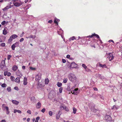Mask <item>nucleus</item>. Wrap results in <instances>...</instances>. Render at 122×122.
<instances>
[{
    "label": "nucleus",
    "instance_id": "8fccbe9b",
    "mask_svg": "<svg viewBox=\"0 0 122 122\" xmlns=\"http://www.w3.org/2000/svg\"><path fill=\"white\" fill-rule=\"evenodd\" d=\"M45 111V108L43 109L41 111L43 113H44Z\"/></svg>",
    "mask_w": 122,
    "mask_h": 122
},
{
    "label": "nucleus",
    "instance_id": "20e7f679",
    "mask_svg": "<svg viewBox=\"0 0 122 122\" xmlns=\"http://www.w3.org/2000/svg\"><path fill=\"white\" fill-rule=\"evenodd\" d=\"M20 2H17L14 3V5L16 7H19L20 6L24 3V2L19 0Z\"/></svg>",
    "mask_w": 122,
    "mask_h": 122
},
{
    "label": "nucleus",
    "instance_id": "f704fd0d",
    "mask_svg": "<svg viewBox=\"0 0 122 122\" xmlns=\"http://www.w3.org/2000/svg\"><path fill=\"white\" fill-rule=\"evenodd\" d=\"M10 79L11 81H14V80L15 78L14 76H10Z\"/></svg>",
    "mask_w": 122,
    "mask_h": 122
},
{
    "label": "nucleus",
    "instance_id": "4be33fe9",
    "mask_svg": "<svg viewBox=\"0 0 122 122\" xmlns=\"http://www.w3.org/2000/svg\"><path fill=\"white\" fill-rule=\"evenodd\" d=\"M18 67L16 65H14L12 67V70L14 71H15L18 69Z\"/></svg>",
    "mask_w": 122,
    "mask_h": 122
},
{
    "label": "nucleus",
    "instance_id": "5701e85b",
    "mask_svg": "<svg viewBox=\"0 0 122 122\" xmlns=\"http://www.w3.org/2000/svg\"><path fill=\"white\" fill-rule=\"evenodd\" d=\"M2 107L3 108V110H5L8 108V107L5 105V104H3L2 105Z\"/></svg>",
    "mask_w": 122,
    "mask_h": 122
},
{
    "label": "nucleus",
    "instance_id": "a18cd8bd",
    "mask_svg": "<svg viewBox=\"0 0 122 122\" xmlns=\"http://www.w3.org/2000/svg\"><path fill=\"white\" fill-rule=\"evenodd\" d=\"M1 46L3 47L5 46V44L4 43H2L1 44Z\"/></svg>",
    "mask_w": 122,
    "mask_h": 122
},
{
    "label": "nucleus",
    "instance_id": "2eb2a0df",
    "mask_svg": "<svg viewBox=\"0 0 122 122\" xmlns=\"http://www.w3.org/2000/svg\"><path fill=\"white\" fill-rule=\"evenodd\" d=\"M99 97L100 98L102 99H103L104 98V97L102 96L101 95H100L99 94H98L95 96V97H94L95 98H96L97 97Z\"/></svg>",
    "mask_w": 122,
    "mask_h": 122
},
{
    "label": "nucleus",
    "instance_id": "cd10ccee",
    "mask_svg": "<svg viewBox=\"0 0 122 122\" xmlns=\"http://www.w3.org/2000/svg\"><path fill=\"white\" fill-rule=\"evenodd\" d=\"M7 33V30L5 29H4V30H3V33L5 35H6Z\"/></svg>",
    "mask_w": 122,
    "mask_h": 122
},
{
    "label": "nucleus",
    "instance_id": "37998d69",
    "mask_svg": "<svg viewBox=\"0 0 122 122\" xmlns=\"http://www.w3.org/2000/svg\"><path fill=\"white\" fill-rule=\"evenodd\" d=\"M11 56L10 55H9L8 56L7 59L8 60H9L10 59V58L11 57Z\"/></svg>",
    "mask_w": 122,
    "mask_h": 122
},
{
    "label": "nucleus",
    "instance_id": "0e129e2a",
    "mask_svg": "<svg viewBox=\"0 0 122 122\" xmlns=\"http://www.w3.org/2000/svg\"><path fill=\"white\" fill-rule=\"evenodd\" d=\"M93 89L95 91H97L98 90L97 88L96 87H94L93 88Z\"/></svg>",
    "mask_w": 122,
    "mask_h": 122
},
{
    "label": "nucleus",
    "instance_id": "bf43d9fd",
    "mask_svg": "<svg viewBox=\"0 0 122 122\" xmlns=\"http://www.w3.org/2000/svg\"><path fill=\"white\" fill-rule=\"evenodd\" d=\"M11 74L10 73V72H9L7 74V76H10L11 75Z\"/></svg>",
    "mask_w": 122,
    "mask_h": 122
},
{
    "label": "nucleus",
    "instance_id": "f8f14e48",
    "mask_svg": "<svg viewBox=\"0 0 122 122\" xmlns=\"http://www.w3.org/2000/svg\"><path fill=\"white\" fill-rule=\"evenodd\" d=\"M41 103L40 102H39L36 104V106L37 109H39L41 108Z\"/></svg>",
    "mask_w": 122,
    "mask_h": 122
},
{
    "label": "nucleus",
    "instance_id": "6ab92c4d",
    "mask_svg": "<svg viewBox=\"0 0 122 122\" xmlns=\"http://www.w3.org/2000/svg\"><path fill=\"white\" fill-rule=\"evenodd\" d=\"M60 21V20L56 18H55L54 20V22L57 25H58V22Z\"/></svg>",
    "mask_w": 122,
    "mask_h": 122
},
{
    "label": "nucleus",
    "instance_id": "72a5a7b5",
    "mask_svg": "<svg viewBox=\"0 0 122 122\" xmlns=\"http://www.w3.org/2000/svg\"><path fill=\"white\" fill-rule=\"evenodd\" d=\"M16 47V46L14 45V44L12 45L11 46V48L13 50H14L15 49V48Z\"/></svg>",
    "mask_w": 122,
    "mask_h": 122
},
{
    "label": "nucleus",
    "instance_id": "a211bd4d",
    "mask_svg": "<svg viewBox=\"0 0 122 122\" xmlns=\"http://www.w3.org/2000/svg\"><path fill=\"white\" fill-rule=\"evenodd\" d=\"M27 79L26 77H24V79L23 84L24 85H26L27 84Z\"/></svg>",
    "mask_w": 122,
    "mask_h": 122
},
{
    "label": "nucleus",
    "instance_id": "de8ad7c7",
    "mask_svg": "<svg viewBox=\"0 0 122 122\" xmlns=\"http://www.w3.org/2000/svg\"><path fill=\"white\" fill-rule=\"evenodd\" d=\"M6 21H3L1 22V24L2 25H5V23Z\"/></svg>",
    "mask_w": 122,
    "mask_h": 122
},
{
    "label": "nucleus",
    "instance_id": "423d86ee",
    "mask_svg": "<svg viewBox=\"0 0 122 122\" xmlns=\"http://www.w3.org/2000/svg\"><path fill=\"white\" fill-rule=\"evenodd\" d=\"M5 66V60H4L2 61L1 63L0 68L1 69L3 70L4 67Z\"/></svg>",
    "mask_w": 122,
    "mask_h": 122
},
{
    "label": "nucleus",
    "instance_id": "7ed1b4c3",
    "mask_svg": "<svg viewBox=\"0 0 122 122\" xmlns=\"http://www.w3.org/2000/svg\"><path fill=\"white\" fill-rule=\"evenodd\" d=\"M94 36L96 37L97 38L99 39V40L100 42L101 43H102V41L100 39V37L99 35L97 34H93L91 36H89L85 37V38H92Z\"/></svg>",
    "mask_w": 122,
    "mask_h": 122
},
{
    "label": "nucleus",
    "instance_id": "e2e57ef3",
    "mask_svg": "<svg viewBox=\"0 0 122 122\" xmlns=\"http://www.w3.org/2000/svg\"><path fill=\"white\" fill-rule=\"evenodd\" d=\"M14 89L15 90H18V88L17 86L15 87H14Z\"/></svg>",
    "mask_w": 122,
    "mask_h": 122
},
{
    "label": "nucleus",
    "instance_id": "79ce46f5",
    "mask_svg": "<svg viewBox=\"0 0 122 122\" xmlns=\"http://www.w3.org/2000/svg\"><path fill=\"white\" fill-rule=\"evenodd\" d=\"M67 89L68 90H70V84H69L68 85L67 87Z\"/></svg>",
    "mask_w": 122,
    "mask_h": 122
},
{
    "label": "nucleus",
    "instance_id": "7c9ffc66",
    "mask_svg": "<svg viewBox=\"0 0 122 122\" xmlns=\"http://www.w3.org/2000/svg\"><path fill=\"white\" fill-rule=\"evenodd\" d=\"M75 39H76V40H77L75 38V36H73L71 38L69 39V40L70 41H71V40H73Z\"/></svg>",
    "mask_w": 122,
    "mask_h": 122
},
{
    "label": "nucleus",
    "instance_id": "6e6552de",
    "mask_svg": "<svg viewBox=\"0 0 122 122\" xmlns=\"http://www.w3.org/2000/svg\"><path fill=\"white\" fill-rule=\"evenodd\" d=\"M70 66L72 68H77V65L75 62H73L71 63Z\"/></svg>",
    "mask_w": 122,
    "mask_h": 122
},
{
    "label": "nucleus",
    "instance_id": "49530a36",
    "mask_svg": "<svg viewBox=\"0 0 122 122\" xmlns=\"http://www.w3.org/2000/svg\"><path fill=\"white\" fill-rule=\"evenodd\" d=\"M64 107V108L65 109V110L67 111H69V109L67 107Z\"/></svg>",
    "mask_w": 122,
    "mask_h": 122
},
{
    "label": "nucleus",
    "instance_id": "e433bc0d",
    "mask_svg": "<svg viewBox=\"0 0 122 122\" xmlns=\"http://www.w3.org/2000/svg\"><path fill=\"white\" fill-rule=\"evenodd\" d=\"M40 117H37L36 118V120L35 121V122H38V120L40 119Z\"/></svg>",
    "mask_w": 122,
    "mask_h": 122
},
{
    "label": "nucleus",
    "instance_id": "9b49d317",
    "mask_svg": "<svg viewBox=\"0 0 122 122\" xmlns=\"http://www.w3.org/2000/svg\"><path fill=\"white\" fill-rule=\"evenodd\" d=\"M16 76H19L20 77L22 76V74L19 70L17 71L16 72Z\"/></svg>",
    "mask_w": 122,
    "mask_h": 122
},
{
    "label": "nucleus",
    "instance_id": "0eeeda50",
    "mask_svg": "<svg viewBox=\"0 0 122 122\" xmlns=\"http://www.w3.org/2000/svg\"><path fill=\"white\" fill-rule=\"evenodd\" d=\"M80 90H78V88H76L74 89L73 91L72 94L75 95H77L80 92Z\"/></svg>",
    "mask_w": 122,
    "mask_h": 122
},
{
    "label": "nucleus",
    "instance_id": "a19ab883",
    "mask_svg": "<svg viewBox=\"0 0 122 122\" xmlns=\"http://www.w3.org/2000/svg\"><path fill=\"white\" fill-rule=\"evenodd\" d=\"M63 89V88L62 87H61L59 89V91L60 93H61L62 92V90Z\"/></svg>",
    "mask_w": 122,
    "mask_h": 122
},
{
    "label": "nucleus",
    "instance_id": "774afa93",
    "mask_svg": "<svg viewBox=\"0 0 122 122\" xmlns=\"http://www.w3.org/2000/svg\"><path fill=\"white\" fill-rule=\"evenodd\" d=\"M30 69L31 70H35L36 69L35 68H33L32 67H30Z\"/></svg>",
    "mask_w": 122,
    "mask_h": 122
},
{
    "label": "nucleus",
    "instance_id": "864d4df0",
    "mask_svg": "<svg viewBox=\"0 0 122 122\" xmlns=\"http://www.w3.org/2000/svg\"><path fill=\"white\" fill-rule=\"evenodd\" d=\"M115 108L116 109V110L118 108H119V106H116L115 105Z\"/></svg>",
    "mask_w": 122,
    "mask_h": 122
},
{
    "label": "nucleus",
    "instance_id": "69168bd1",
    "mask_svg": "<svg viewBox=\"0 0 122 122\" xmlns=\"http://www.w3.org/2000/svg\"><path fill=\"white\" fill-rule=\"evenodd\" d=\"M17 112L19 113H21V111L19 110H17Z\"/></svg>",
    "mask_w": 122,
    "mask_h": 122
},
{
    "label": "nucleus",
    "instance_id": "c85d7f7f",
    "mask_svg": "<svg viewBox=\"0 0 122 122\" xmlns=\"http://www.w3.org/2000/svg\"><path fill=\"white\" fill-rule=\"evenodd\" d=\"M56 85L58 87H61L62 85V83L59 82H58L57 84Z\"/></svg>",
    "mask_w": 122,
    "mask_h": 122
},
{
    "label": "nucleus",
    "instance_id": "1a4fd4ad",
    "mask_svg": "<svg viewBox=\"0 0 122 122\" xmlns=\"http://www.w3.org/2000/svg\"><path fill=\"white\" fill-rule=\"evenodd\" d=\"M89 108L92 110V109L94 108L95 105L92 102L89 104Z\"/></svg>",
    "mask_w": 122,
    "mask_h": 122
},
{
    "label": "nucleus",
    "instance_id": "bb28decb",
    "mask_svg": "<svg viewBox=\"0 0 122 122\" xmlns=\"http://www.w3.org/2000/svg\"><path fill=\"white\" fill-rule=\"evenodd\" d=\"M49 80L48 78L46 79L45 80V84H48L49 82Z\"/></svg>",
    "mask_w": 122,
    "mask_h": 122
},
{
    "label": "nucleus",
    "instance_id": "3c124183",
    "mask_svg": "<svg viewBox=\"0 0 122 122\" xmlns=\"http://www.w3.org/2000/svg\"><path fill=\"white\" fill-rule=\"evenodd\" d=\"M27 113L30 114H31V111L30 110H28L27 111Z\"/></svg>",
    "mask_w": 122,
    "mask_h": 122
},
{
    "label": "nucleus",
    "instance_id": "f03ea898",
    "mask_svg": "<svg viewBox=\"0 0 122 122\" xmlns=\"http://www.w3.org/2000/svg\"><path fill=\"white\" fill-rule=\"evenodd\" d=\"M18 37V36L16 34H13L8 39V43H10L12 41L13 39L17 38Z\"/></svg>",
    "mask_w": 122,
    "mask_h": 122
},
{
    "label": "nucleus",
    "instance_id": "603ef678",
    "mask_svg": "<svg viewBox=\"0 0 122 122\" xmlns=\"http://www.w3.org/2000/svg\"><path fill=\"white\" fill-rule=\"evenodd\" d=\"M30 37L33 38H35L36 37V36H35L31 35L30 36Z\"/></svg>",
    "mask_w": 122,
    "mask_h": 122
},
{
    "label": "nucleus",
    "instance_id": "f257e3e1",
    "mask_svg": "<svg viewBox=\"0 0 122 122\" xmlns=\"http://www.w3.org/2000/svg\"><path fill=\"white\" fill-rule=\"evenodd\" d=\"M68 77L69 80L72 82H75L76 80V77L74 74L72 73L68 74Z\"/></svg>",
    "mask_w": 122,
    "mask_h": 122
},
{
    "label": "nucleus",
    "instance_id": "b1692460",
    "mask_svg": "<svg viewBox=\"0 0 122 122\" xmlns=\"http://www.w3.org/2000/svg\"><path fill=\"white\" fill-rule=\"evenodd\" d=\"M10 8V7H9V5H8L5 7V8H4L3 9V10L4 11H6L7 9Z\"/></svg>",
    "mask_w": 122,
    "mask_h": 122
},
{
    "label": "nucleus",
    "instance_id": "c756f323",
    "mask_svg": "<svg viewBox=\"0 0 122 122\" xmlns=\"http://www.w3.org/2000/svg\"><path fill=\"white\" fill-rule=\"evenodd\" d=\"M14 45L16 46H19V42H16L14 44Z\"/></svg>",
    "mask_w": 122,
    "mask_h": 122
},
{
    "label": "nucleus",
    "instance_id": "2f4dec72",
    "mask_svg": "<svg viewBox=\"0 0 122 122\" xmlns=\"http://www.w3.org/2000/svg\"><path fill=\"white\" fill-rule=\"evenodd\" d=\"M7 90L9 92H10L11 91V87H8L7 89Z\"/></svg>",
    "mask_w": 122,
    "mask_h": 122
},
{
    "label": "nucleus",
    "instance_id": "f3484780",
    "mask_svg": "<svg viewBox=\"0 0 122 122\" xmlns=\"http://www.w3.org/2000/svg\"><path fill=\"white\" fill-rule=\"evenodd\" d=\"M91 110L94 113H97L99 114V112H100L99 110L95 109V108H94L92 109Z\"/></svg>",
    "mask_w": 122,
    "mask_h": 122
},
{
    "label": "nucleus",
    "instance_id": "ddd939ff",
    "mask_svg": "<svg viewBox=\"0 0 122 122\" xmlns=\"http://www.w3.org/2000/svg\"><path fill=\"white\" fill-rule=\"evenodd\" d=\"M61 114V111H59L58 113L56 114V118L57 119H59Z\"/></svg>",
    "mask_w": 122,
    "mask_h": 122
},
{
    "label": "nucleus",
    "instance_id": "a878e982",
    "mask_svg": "<svg viewBox=\"0 0 122 122\" xmlns=\"http://www.w3.org/2000/svg\"><path fill=\"white\" fill-rule=\"evenodd\" d=\"M15 82L18 83L20 82V78L19 77H17L15 80Z\"/></svg>",
    "mask_w": 122,
    "mask_h": 122
},
{
    "label": "nucleus",
    "instance_id": "4c0bfd02",
    "mask_svg": "<svg viewBox=\"0 0 122 122\" xmlns=\"http://www.w3.org/2000/svg\"><path fill=\"white\" fill-rule=\"evenodd\" d=\"M1 86L2 87L5 88V87L7 85L6 84L4 83L2 84Z\"/></svg>",
    "mask_w": 122,
    "mask_h": 122
},
{
    "label": "nucleus",
    "instance_id": "09e8293b",
    "mask_svg": "<svg viewBox=\"0 0 122 122\" xmlns=\"http://www.w3.org/2000/svg\"><path fill=\"white\" fill-rule=\"evenodd\" d=\"M8 72L7 71H5L4 72V75L5 76H6L7 75Z\"/></svg>",
    "mask_w": 122,
    "mask_h": 122
},
{
    "label": "nucleus",
    "instance_id": "aec40b11",
    "mask_svg": "<svg viewBox=\"0 0 122 122\" xmlns=\"http://www.w3.org/2000/svg\"><path fill=\"white\" fill-rule=\"evenodd\" d=\"M12 102L13 104H15L16 105H18L19 103V102L18 101H17L15 100H12Z\"/></svg>",
    "mask_w": 122,
    "mask_h": 122
},
{
    "label": "nucleus",
    "instance_id": "680f3d73",
    "mask_svg": "<svg viewBox=\"0 0 122 122\" xmlns=\"http://www.w3.org/2000/svg\"><path fill=\"white\" fill-rule=\"evenodd\" d=\"M53 21L52 20H50L48 21V23H51Z\"/></svg>",
    "mask_w": 122,
    "mask_h": 122
},
{
    "label": "nucleus",
    "instance_id": "473e14b6",
    "mask_svg": "<svg viewBox=\"0 0 122 122\" xmlns=\"http://www.w3.org/2000/svg\"><path fill=\"white\" fill-rule=\"evenodd\" d=\"M68 81V79L67 78H65L63 79V82L64 83L67 82Z\"/></svg>",
    "mask_w": 122,
    "mask_h": 122
},
{
    "label": "nucleus",
    "instance_id": "4d7b16f0",
    "mask_svg": "<svg viewBox=\"0 0 122 122\" xmlns=\"http://www.w3.org/2000/svg\"><path fill=\"white\" fill-rule=\"evenodd\" d=\"M3 79V76L0 75V79Z\"/></svg>",
    "mask_w": 122,
    "mask_h": 122
},
{
    "label": "nucleus",
    "instance_id": "9d476101",
    "mask_svg": "<svg viewBox=\"0 0 122 122\" xmlns=\"http://www.w3.org/2000/svg\"><path fill=\"white\" fill-rule=\"evenodd\" d=\"M41 77V74H38L36 76V79L38 81V82H39V80H40Z\"/></svg>",
    "mask_w": 122,
    "mask_h": 122
},
{
    "label": "nucleus",
    "instance_id": "39448f33",
    "mask_svg": "<svg viewBox=\"0 0 122 122\" xmlns=\"http://www.w3.org/2000/svg\"><path fill=\"white\" fill-rule=\"evenodd\" d=\"M105 120L107 122H110L112 120V117L109 115H106L105 117Z\"/></svg>",
    "mask_w": 122,
    "mask_h": 122
},
{
    "label": "nucleus",
    "instance_id": "c03bdc74",
    "mask_svg": "<svg viewBox=\"0 0 122 122\" xmlns=\"http://www.w3.org/2000/svg\"><path fill=\"white\" fill-rule=\"evenodd\" d=\"M49 114L50 116H51L52 115V112L51 111H50L49 112Z\"/></svg>",
    "mask_w": 122,
    "mask_h": 122
},
{
    "label": "nucleus",
    "instance_id": "052dcab7",
    "mask_svg": "<svg viewBox=\"0 0 122 122\" xmlns=\"http://www.w3.org/2000/svg\"><path fill=\"white\" fill-rule=\"evenodd\" d=\"M29 7H28V6H26L25 8V9L26 10H27V9H29Z\"/></svg>",
    "mask_w": 122,
    "mask_h": 122
},
{
    "label": "nucleus",
    "instance_id": "58836bf2",
    "mask_svg": "<svg viewBox=\"0 0 122 122\" xmlns=\"http://www.w3.org/2000/svg\"><path fill=\"white\" fill-rule=\"evenodd\" d=\"M6 113L7 114H8L10 113V111L9 110V108L7 109L6 110Z\"/></svg>",
    "mask_w": 122,
    "mask_h": 122
},
{
    "label": "nucleus",
    "instance_id": "5fc2aeb1",
    "mask_svg": "<svg viewBox=\"0 0 122 122\" xmlns=\"http://www.w3.org/2000/svg\"><path fill=\"white\" fill-rule=\"evenodd\" d=\"M24 40V39L23 38H21L20 40V42H22V41H23Z\"/></svg>",
    "mask_w": 122,
    "mask_h": 122
},
{
    "label": "nucleus",
    "instance_id": "c9c22d12",
    "mask_svg": "<svg viewBox=\"0 0 122 122\" xmlns=\"http://www.w3.org/2000/svg\"><path fill=\"white\" fill-rule=\"evenodd\" d=\"M73 112L74 114H75L76 113V109L75 107H73Z\"/></svg>",
    "mask_w": 122,
    "mask_h": 122
},
{
    "label": "nucleus",
    "instance_id": "13d9d810",
    "mask_svg": "<svg viewBox=\"0 0 122 122\" xmlns=\"http://www.w3.org/2000/svg\"><path fill=\"white\" fill-rule=\"evenodd\" d=\"M70 57V55H68L66 56V57L67 58L69 59Z\"/></svg>",
    "mask_w": 122,
    "mask_h": 122
},
{
    "label": "nucleus",
    "instance_id": "338daca9",
    "mask_svg": "<svg viewBox=\"0 0 122 122\" xmlns=\"http://www.w3.org/2000/svg\"><path fill=\"white\" fill-rule=\"evenodd\" d=\"M109 42H112L113 43H114V41H113L112 40H109Z\"/></svg>",
    "mask_w": 122,
    "mask_h": 122
},
{
    "label": "nucleus",
    "instance_id": "412c9836",
    "mask_svg": "<svg viewBox=\"0 0 122 122\" xmlns=\"http://www.w3.org/2000/svg\"><path fill=\"white\" fill-rule=\"evenodd\" d=\"M97 76H98L99 78L101 79L102 80L105 79V77L103 76H102L100 74H98L97 75Z\"/></svg>",
    "mask_w": 122,
    "mask_h": 122
},
{
    "label": "nucleus",
    "instance_id": "dca6fc26",
    "mask_svg": "<svg viewBox=\"0 0 122 122\" xmlns=\"http://www.w3.org/2000/svg\"><path fill=\"white\" fill-rule=\"evenodd\" d=\"M58 33L59 35H61L63 33V31L62 30L61 28H60L59 29V30L58 31Z\"/></svg>",
    "mask_w": 122,
    "mask_h": 122
},
{
    "label": "nucleus",
    "instance_id": "ea45409f",
    "mask_svg": "<svg viewBox=\"0 0 122 122\" xmlns=\"http://www.w3.org/2000/svg\"><path fill=\"white\" fill-rule=\"evenodd\" d=\"M82 66L85 69H86L87 68V66L85 65V64H83L82 65Z\"/></svg>",
    "mask_w": 122,
    "mask_h": 122
},
{
    "label": "nucleus",
    "instance_id": "4468645a",
    "mask_svg": "<svg viewBox=\"0 0 122 122\" xmlns=\"http://www.w3.org/2000/svg\"><path fill=\"white\" fill-rule=\"evenodd\" d=\"M108 56L109 57V58L110 59L109 61H111L113 60L114 58V56H112V54L111 53H109Z\"/></svg>",
    "mask_w": 122,
    "mask_h": 122
},
{
    "label": "nucleus",
    "instance_id": "393cba45",
    "mask_svg": "<svg viewBox=\"0 0 122 122\" xmlns=\"http://www.w3.org/2000/svg\"><path fill=\"white\" fill-rule=\"evenodd\" d=\"M99 67H101L102 68H104V67H105V68H107V66L105 64L102 65V64L100 63L99 64Z\"/></svg>",
    "mask_w": 122,
    "mask_h": 122
},
{
    "label": "nucleus",
    "instance_id": "6e6d98bb",
    "mask_svg": "<svg viewBox=\"0 0 122 122\" xmlns=\"http://www.w3.org/2000/svg\"><path fill=\"white\" fill-rule=\"evenodd\" d=\"M62 62L64 63H65L66 62V60L65 59H62Z\"/></svg>",
    "mask_w": 122,
    "mask_h": 122
}]
</instances>
